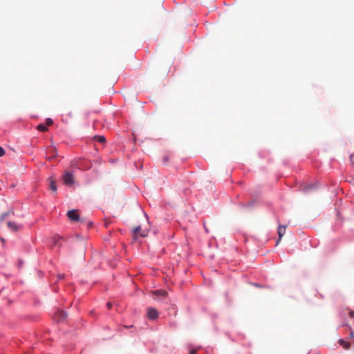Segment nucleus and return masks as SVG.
I'll return each mask as SVG.
<instances>
[{"instance_id": "nucleus-1", "label": "nucleus", "mask_w": 354, "mask_h": 354, "mask_svg": "<svg viewBox=\"0 0 354 354\" xmlns=\"http://www.w3.org/2000/svg\"><path fill=\"white\" fill-rule=\"evenodd\" d=\"M64 183L67 186H71L74 183V176L69 171H65L62 176Z\"/></svg>"}, {"instance_id": "nucleus-2", "label": "nucleus", "mask_w": 354, "mask_h": 354, "mask_svg": "<svg viewBox=\"0 0 354 354\" xmlns=\"http://www.w3.org/2000/svg\"><path fill=\"white\" fill-rule=\"evenodd\" d=\"M148 234V231L147 230H142L140 226H137L133 229V236L136 239L137 236H140L142 237H145Z\"/></svg>"}, {"instance_id": "nucleus-3", "label": "nucleus", "mask_w": 354, "mask_h": 354, "mask_svg": "<svg viewBox=\"0 0 354 354\" xmlns=\"http://www.w3.org/2000/svg\"><path fill=\"white\" fill-rule=\"evenodd\" d=\"M66 313L61 310H57L54 315V319L56 320L57 322L64 321L66 319Z\"/></svg>"}, {"instance_id": "nucleus-4", "label": "nucleus", "mask_w": 354, "mask_h": 354, "mask_svg": "<svg viewBox=\"0 0 354 354\" xmlns=\"http://www.w3.org/2000/svg\"><path fill=\"white\" fill-rule=\"evenodd\" d=\"M67 216L68 218L72 221H80V216L78 214L77 210L72 209L67 212Z\"/></svg>"}, {"instance_id": "nucleus-5", "label": "nucleus", "mask_w": 354, "mask_h": 354, "mask_svg": "<svg viewBox=\"0 0 354 354\" xmlns=\"http://www.w3.org/2000/svg\"><path fill=\"white\" fill-rule=\"evenodd\" d=\"M147 316L150 319H155L158 316V313L156 309L150 308L147 311Z\"/></svg>"}, {"instance_id": "nucleus-6", "label": "nucleus", "mask_w": 354, "mask_h": 354, "mask_svg": "<svg viewBox=\"0 0 354 354\" xmlns=\"http://www.w3.org/2000/svg\"><path fill=\"white\" fill-rule=\"evenodd\" d=\"M286 229V225H279L278 230H277V233H278V235H279V239H278V241L277 242V244H278L279 243V241H281V238L285 234Z\"/></svg>"}, {"instance_id": "nucleus-7", "label": "nucleus", "mask_w": 354, "mask_h": 354, "mask_svg": "<svg viewBox=\"0 0 354 354\" xmlns=\"http://www.w3.org/2000/svg\"><path fill=\"white\" fill-rule=\"evenodd\" d=\"M7 225H8V227L10 230H12V231H14V232H16V231L19 230V229H21V225H17V223H12V222H11V221H8V222L7 223Z\"/></svg>"}, {"instance_id": "nucleus-8", "label": "nucleus", "mask_w": 354, "mask_h": 354, "mask_svg": "<svg viewBox=\"0 0 354 354\" xmlns=\"http://www.w3.org/2000/svg\"><path fill=\"white\" fill-rule=\"evenodd\" d=\"M49 181V188L54 192H57V186H56V181L53 179V177H50L48 178Z\"/></svg>"}, {"instance_id": "nucleus-9", "label": "nucleus", "mask_w": 354, "mask_h": 354, "mask_svg": "<svg viewBox=\"0 0 354 354\" xmlns=\"http://www.w3.org/2000/svg\"><path fill=\"white\" fill-rule=\"evenodd\" d=\"M153 295L161 296L162 297H166L167 295V292L162 290H156L153 292Z\"/></svg>"}, {"instance_id": "nucleus-10", "label": "nucleus", "mask_w": 354, "mask_h": 354, "mask_svg": "<svg viewBox=\"0 0 354 354\" xmlns=\"http://www.w3.org/2000/svg\"><path fill=\"white\" fill-rule=\"evenodd\" d=\"M339 344L342 345L344 348L348 349L351 346V344L348 342H345L344 339H340L339 340Z\"/></svg>"}, {"instance_id": "nucleus-11", "label": "nucleus", "mask_w": 354, "mask_h": 354, "mask_svg": "<svg viewBox=\"0 0 354 354\" xmlns=\"http://www.w3.org/2000/svg\"><path fill=\"white\" fill-rule=\"evenodd\" d=\"M37 129L41 131V132H46L48 130V128L46 126H45L43 124H39L37 127Z\"/></svg>"}, {"instance_id": "nucleus-12", "label": "nucleus", "mask_w": 354, "mask_h": 354, "mask_svg": "<svg viewBox=\"0 0 354 354\" xmlns=\"http://www.w3.org/2000/svg\"><path fill=\"white\" fill-rule=\"evenodd\" d=\"M77 167L80 169H88L91 167V164L90 162H88L87 165L85 166V167H83L82 165H81V162L80 161V162L77 164Z\"/></svg>"}, {"instance_id": "nucleus-13", "label": "nucleus", "mask_w": 354, "mask_h": 354, "mask_svg": "<svg viewBox=\"0 0 354 354\" xmlns=\"http://www.w3.org/2000/svg\"><path fill=\"white\" fill-rule=\"evenodd\" d=\"M10 213L14 214V212H5V213L2 214L0 216V221H3L5 219V218H6L7 216H8Z\"/></svg>"}, {"instance_id": "nucleus-14", "label": "nucleus", "mask_w": 354, "mask_h": 354, "mask_svg": "<svg viewBox=\"0 0 354 354\" xmlns=\"http://www.w3.org/2000/svg\"><path fill=\"white\" fill-rule=\"evenodd\" d=\"M95 138L100 142L103 143L105 142V138L104 136H95Z\"/></svg>"}, {"instance_id": "nucleus-15", "label": "nucleus", "mask_w": 354, "mask_h": 354, "mask_svg": "<svg viewBox=\"0 0 354 354\" xmlns=\"http://www.w3.org/2000/svg\"><path fill=\"white\" fill-rule=\"evenodd\" d=\"M46 123L48 126H50L53 124V122L50 118H47L46 120Z\"/></svg>"}, {"instance_id": "nucleus-16", "label": "nucleus", "mask_w": 354, "mask_h": 354, "mask_svg": "<svg viewBox=\"0 0 354 354\" xmlns=\"http://www.w3.org/2000/svg\"><path fill=\"white\" fill-rule=\"evenodd\" d=\"M4 154H5L4 149L1 147H0V157L3 156Z\"/></svg>"}, {"instance_id": "nucleus-17", "label": "nucleus", "mask_w": 354, "mask_h": 354, "mask_svg": "<svg viewBox=\"0 0 354 354\" xmlns=\"http://www.w3.org/2000/svg\"><path fill=\"white\" fill-rule=\"evenodd\" d=\"M350 159H351V162H353V164L354 165V153L351 155V156H350Z\"/></svg>"}, {"instance_id": "nucleus-18", "label": "nucleus", "mask_w": 354, "mask_h": 354, "mask_svg": "<svg viewBox=\"0 0 354 354\" xmlns=\"http://www.w3.org/2000/svg\"><path fill=\"white\" fill-rule=\"evenodd\" d=\"M106 306H107V308H108L109 309H111V306H112L111 303V302H108V303L106 304Z\"/></svg>"}, {"instance_id": "nucleus-19", "label": "nucleus", "mask_w": 354, "mask_h": 354, "mask_svg": "<svg viewBox=\"0 0 354 354\" xmlns=\"http://www.w3.org/2000/svg\"><path fill=\"white\" fill-rule=\"evenodd\" d=\"M349 316L351 317H354V311H350L349 312Z\"/></svg>"}, {"instance_id": "nucleus-20", "label": "nucleus", "mask_w": 354, "mask_h": 354, "mask_svg": "<svg viewBox=\"0 0 354 354\" xmlns=\"http://www.w3.org/2000/svg\"><path fill=\"white\" fill-rule=\"evenodd\" d=\"M108 225H109V222L106 221L105 223H104L105 227H107Z\"/></svg>"}, {"instance_id": "nucleus-21", "label": "nucleus", "mask_w": 354, "mask_h": 354, "mask_svg": "<svg viewBox=\"0 0 354 354\" xmlns=\"http://www.w3.org/2000/svg\"><path fill=\"white\" fill-rule=\"evenodd\" d=\"M190 354H196V351H192L190 352Z\"/></svg>"}]
</instances>
